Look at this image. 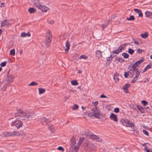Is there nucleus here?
I'll use <instances>...</instances> for the list:
<instances>
[{
  "label": "nucleus",
  "mask_w": 152,
  "mask_h": 152,
  "mask_svg": "<svg viewBox=\"0 0 152 152\" xmlns=\"http://www.w3.org/2000/svg\"><path fill=\"white\" fill-rule=\"evenodd\" d=\"M84 146L88 151H95L96 150V148L95 146L92 142L89 141L85 143Z\"/></svg>",
  "instance_id": "f257e3e1"
},
{
  "label": "nucleus",
  "mask_w": 152,
  "mask_h": 152,
  "mask_svg": "<svg viewBox=\"0 0 152 152\" xmlns=\"http://www.w3.org/2000/svg\"><path fill=\"white\" fill-rule=\"evenodd\" d=\"M120 122L123 124L124 126H126L132 128L134 126V125L133 123H132L129 121L127 120L121 119Z\"/></svg>",
  "instance_id": "f03ea898"
},
{
  "label": "nucleus",
  "mask_w": 152,
  "mask_h": 152,
  "mask_svg": "<svg viewBox=\"0 0 152 152\" xmlns=\"http://www.w3.org/2000/svg\"><path fill=\"white\" fill-rule=\"evenodd\" d=\"M11 125L12 126H15L18 129L22 126L23 124L20 121L16 119L12 123Z\"/></svg>",
  "instance_id": "7ed1b4c3"
},
{
  "label": "nucleus",
  "mask_w": 152,
  "mask_h": 152,
  "mask_svg": "<svg viewBox=\"0 0 152 152\" xmlns=\"http://www.w3.org/2000/svg\"><path fill=\"white\" fill-rule=\"evenodd\" d=\"M92 113L93 114V116L96 118H99L100 117V110L97 109V107H94L92 109Z\"/></svg>",
  "instance_id": "20e7f679"
},
{
  "label": "nucleus",
  "mask_w": 152,
  "mask_h": 152,
  "mask_svg": "<svg viewBox=\"0 0 152 152\" xmlns=\"http://www.w3.org/2000/svg\"><path fill=\"white\" fill-rule=\"evenodd\" d=\"M126 46V44H124L123 45H122L119 47L118 49L116 50H113L112 51V53L114 54H118L119 52H121L122 50L124 47Z\"/></svg>",
  "instance_id": "39448f33"
},
{
  "label": "nucleus",
  "mask_w": 152,
  "mask_h": 152,
  "mask_svg": "<svg viewBox=\"0 0 152 152\" xmlns=\"http://www.w3.org/2000/svg\"><path fill=\"white\" fill-rule=\"evenodd\" d=\"M24 114V117H23L22 118V119H31L32 118L33 116H34L35 115L34 113L32 114L29 113H25V114Z\"/></svg>",
  "instance_id": "423d86ee"
},
{
  "label": "nucleus",
  "mask_w": 152,
  "mask_h": 152,
  "mask_svg": "<svg viewBox=\"0 0 152 152\" xmlns=\"http://www.w3.org/2000/svg\"><path fill=\"white\" fill-rule=\"evenodd\" d=\"M14 79V77L12 75H10L7 77L6 80L7 81V83L8 84V85H10V83L13 82Z\"/></svg>",
  "instance_id": "0eeeda50"
},
{
  "label": "nucleus",
  "mask_w": 152,
  "mask_h": 152,
  "mask_svg": "<svg viewBox=\"0 0 152 152\" xmlns=\"http://www.w3.org/2000/svg\"><path fill=\"white\" fill-rule=\"evenodd\" d=\"M11 25L10 23V20L7 19H5L1 23V27H4L5 26H8Z\"/></svg>",
  "instance_id": "6e6552de"
},
{
  "label": "nucleus",
  "mask_w": 152,
  "mask_h": 152,
  "mask_svg": "<svg viewBox=\"0 0 152 152\" xmlns=\"http://www.w3.org/2000/svg\"><path fill=\"white\" fill-rule=\"evenodd\" d=\"M37 8L38 9L41 10L43 12H46L48 10V8L47 7L41 4L40 5H39Z\"/></svg>",
  "instance_id": "1a4fd4ad"
},
{
  "label": "nucleus",
  "mask_w": 152,
  "mask_h": 152,
  "mask_svg": "<svg viewBox=\"0 0 152 152\" xmlns=\"http://www.w3.org/2000/svg\"><path fill=\"white\" fill-rule=\"evenodd\" d=\"M110 118L112 121L115 122L118 121L117 116L113 113H111L110 116Z\"/></svg>",
  "instance_id": "9d476101"
},
{
  "label": "nucleus",
  "mask_w": 152,
  "mask_h": 152,
  "mask_svg": "<svg viewBox=\"0 0 152 152\" xmlns=\"http://www.w3.org/2000/svg\"><path fill=\"white\" fill-rule=\"evenodd\" d=\"M70 147L71 148H73L76 144V140L75 138L72 137L70 140Z\"/></svg>",
  "instance_id": "9b49d317"
},
{
  "label": "nucleus",
  "mask_w": 152,
  "mask_h": 152,
  "mask_svg": "<svg viewBox=\"0 0 152 152\" xmlns=\"http://www.w3.org/2000/svg\"><path fill=\"white\" fill-rule=\"evenodd\" d=\"M52 40V35L50 32L47 33L45 41L51 42Z\"/></svg>",
  "instance_id": "f8f14e48"
},
{
  "label": "nucleus",
  "mask_w": 152,
  "mask_h": 152,
  "mask_svg": "<svg viewBox=\"0 0 152 152\" xmlns=\"http://www.w3.org/2000/svg\"><path fill=\"white\" fill-rule=\"evenodd\" d=\"M70 45L68 41H66V48L65 49V53H67L68 52L70 48Z\"/></svg>",
  "instance_id": "ddd939ff"
},
{
  "label": "nucleus",
  "mask_w": 152,
  "mask_h": 152,
  "mask_svg": "<svg viewBox=\"0 0 152 152\" xmlns=\"http://www.w3.org/2000/svg\"><path fill=\"white\" fill-rule=\"evenodd\" d=\"M96 56L99 59L102 57V52L99 50H97L96 52Z\"/></svg>",
  "instance_id": "4468645a"
},
{
  "label": "nucleus",
  "mask_w": 152,
  "mask_h": 152,
  "mask_svg": "<svg viewBox=\"0 0 152 152\" xmlns=\"http://www.w3.org/2000/svg\"><path fill=\"white\" fill-rule=\"evenodd\" d=\"M129 71H135L137 70V69H136L134 66L133 64L130 65L128 67Z\"/></svg>",
  "instance_id": "2eb2a0df"
},
{
  "label": "nucleus",
  "mask_w": 152,
  "mask_h": 152,
  "mask_svg": "<svg viewBox=\"0 0 152 152\" xmlns=\"http://www.w3.org/2000/svg\"><path fill=\"white\" fill-rule=\"evenodd\" d=\"M134 11L139 14V16L140 17H142L143 16L142 13L141 12V11L140 10L137 9H134Z\"/></svg>",
  "instance_id": "dca6fc26"
},
{
  "label": "nucleus",
  "mask_w": 152,
  "mask_h": 152,
  "mask_svg": "<svg viewBox=\"0 0 152 152\" xmlns=\"http://www.w3.org/2000/svg\"><path fill=\"white\" fill-rule=\"evenodd\" d=\"M17 111L20 117H23V118L24 117V114H25V113L23 112V111L22 110L20 109H18Z\"/></svg>",
  "instance_id": "f3484780"
},
{
  "label": "nucleus",
  "mask_w": 152,
  "mask_h": 152,
  "mask_svg": "<svg viewBox=\"0 0 152 152\" xmlns=\"http://www.w3.org/2000/svg\"><path fill=\"white\" fill-rule=\"evenodd\" d=\"M12 136H19L22 134L19 131H13L12 132Z\"/></svg>",
  "instance_id": "a211bd4d"
},
{
  "label": "nucleus",
  "mask_w": 152,
  "mask_h": 152,
  "mask_svg": "<svg viewBox=\"0 0 152 152\" xmlns=\"http://www.w3.org/2000/svg\"><path fill=\"white\" fill-rule=\"evenodd\" d=\"M130 86V85L126 84H125V85L123 87V89L124 90V91L126 92V93H128V88Z\"/></svg>",
  "instance_id": "6ab92c4d"
},
{
  "label": "nucleus",
  "mask_w": 152,
  "mask_h": 152,
  "mask_svg": "<svg viewBox=\"0 0 152 152\" xmlns=\"http://www.w3.org/2000/svg\"><path fill=\"white\" fill-rule=\"evenodd\" d=\"M142 62V60H140L135 62L134 64H133V65L136 68V67H137Z\"/></svg>",
  "instance_id": "aec40b11"
},
{
  "label": "nucleus",
  "mask_w": 152,
  "mask_h": 152,
  "mask_svg": "<svg viewBox=\"0 0 152 152\" xmlns=\"http://www.w3.org/2000/svg\"><path fill=\"white\" fill-rule=\"evenodd\" d=\"M3 134L5 137L12 136V132H4Z\"/></svg>",
  "instance_id": "412c9836"
},
{
  "label": "nucleus",
  "mask_w": 152,
  "mask_h": 152,
  "mask_svg": "<svg viewBox=\"0 0 152 152\" xmlns=\"http://www.w3.org/2000/svg\"><path fill=\"white\" fill-rule=\"evenodd\" d=\"M21 36L22 37H25L27 36L30 37V34L29 32L27 33L23 32L21 34Z\"/></svg>",
  "instance_id": "4be33fe9"
},
{
  "label": "nucleus",
  "mask_w": 152,
  "mask_h": 152,
  "mask_svg": "<svg viewBox=\"0 0 152 152\" xmlns=\"http://www.w3.org/2000/svg\"><path fill=\"white\" fill-rule=\"evenodd\" d=\"M32 2L37 7H38V6L40 5L39 4V0H33Z\"/></svg>",
  "instance_id": "5701e85b"
},
{
  "label": "nucleus",
  "mask_w": 152,
  "mask_h": 152,
  "mask_svg": "<svg viewBox=\"0 0 152 152\" xmlns=\"http://www.w3.org/2000/svg\"><path fill=\"white\" fill-rule=\"evenodd\" d=\"M84 140V138L83 137H81L79 138V140L77 143V145L79 146H80V145Z\"/></svg>",
  "instance_id": "b1692460"
},
{
  "label": "nucleus",
  "mask_w": 152,
  "mask_h": 152,
  "mask_svg": "<svg viewBox=\"0 0 152 152\" xmlns=\"http://www.w3.org/2000/svg\"><path fill=\"white\" fill-rule=\"evenodd\" d=\"M38 90L39 91V94H41L44 93L45 92V88H38Z\"/></svg>",
  "instance_id": "393cba45"
},
{
  "label": "nucleus",
  "mask_w": 152,
  "mask_h": 152,
  "mask_svg": "<svg viewBox=\"0 0 152 152\" xmlns=\"http://www.w3.org/2000/svg\"><path fill=\"white\" fill-rule=\"evenodd\" d=\"M40 121L42 122H43V121L45 122L46 123H47L50 122V121L48 119L44 117L41 118L40 119Z\"/></svg>",
  "instance_id": "a878e982"
},
{
  "label": "nucleus",
  "mask_w": 152,
  "mask_h": 152,
  "mask_svg": "<svg viewBox=\"0 0 152 152\" xmlns=\"http://www.w3.org/2000/svg\"><path fill=\"white\" fill-rule=\"evenodd\" d=\"M134 106H135V107L137 106V107L142 113H144V112L143 111L144 109L142 107L139 106L137 105H135Z\"/></svg>",
  "instance_id": "bb28decb"
},
{
  "label": "nucleus",
  "mask_w": 152,
  "mask_h": 152,
  "mask_svg": "<svg viewBox=\"0 0 152 152\" xmlns=\"http://www.w3.org/2000/svg\"><path fill=\"white\" fill-rule=\"evenodd\" d=\"M36 10L33 8H30L28 10V11L30 13H32L35 12Z\"/></svg>",
  "instance_id": "cd10ccee"
},
{
  "label": "nucleus",
  "mask_w": 152,
  "mask_h": 152,
  "mask_svg": "<svg viewBox=\"0 0 152 152\" xmlns=\"http://www.w3.org/2000/svg\"><path fill=\"white\" fill-rule=\"evenodd\" d=\"M51 42L45 41V44L46 47L48 48H49Z\"/></svg>",
  "instance_id": "c85d7f7f"
},
{
  "label": "nucleus",
  "mask_w": 152,
  "mask_h": 152,
  "mask_svg": "<svg viewBox=\"0 0 152 152\" xmlns=\"http://www.w3.org/2000/svg\"><path fill=\"white\" fill-rule=\"evenodd\" d=\"M145 15L147 17H149L152 15V12L149 11H146L145 12Z\"/></svg>",
  "instance_id": "c756f323"
},
{
  "label": "nucleus",
  "mask_w": 152,
  "mask_h": 152,
  "mask_svg": "<svg viewBox=\"0 0 152 152\" xmlns=\"http://www.w3.org/2000/svg\"><path fill=\"white\" fill-rule=\"evenodd\" d=\"M135 19L133 15H131L130 16L129 18H127L126 20H134Z\"/></svg>",
  "instance_id": "7c9ffc66"
},
{
  "label": "nucleus",
  "mask_w": 152,
  "mask_h": 152,
  "mask_svg": "<svg viewBox=\"0 0 152 152\" xmlns=\"http://www.w3.org/2000/svg\"><path fill=\"white\" fill-rule=\"evenodd\" d=\"M141 37L143 38L146 39L148 37V34L147 33H145L141 34Z\"/></svg>",
  "instance_id": "2f4dec72"
},
{
  "label": "nucleus",
  "mask_w": 152,
  "mask_h": 152,
  "mask_svg": "<svg viewBox=\"0 0 152 152\" xmlns=\"http://www.w3.org/2000/svg\"><path fill=\"white\" fill-rule=\"evenodd\" d=\"M79 107V106L77 104H75L72 107V109L73 110H76Z\"/></svg>",
  "instance_id": "473e14b6"
},
{
  "label": "nucleus",
  "mask_w": 152,
  "mask_h": 152,
  "mask_svg": "<svg viewBox=\"0 0 152 152\" xmlns=\"http://www.w3.org/2000/svg\"><path fill=\"white\" fill-rule=\"evenodd\" d=\"M90 138L91 139L96 140V138L97 137V136L95 135H91L90 136Z\"/></svg>",
  "instance_id": "72a5a7b5"
},
{
  "label": "nucleus",
  "mask_w": 152,
  "mask_h": 152,
  "mask_svg": "<svg viewBox=\"0 0 152 152\" xmlns=\"http://www.w3.org/2000/svg\"><path fill=\"white\" fill-rule=\"evenodd\" d=\"M122 56L125 58H127L129 57V55L127 53H123L122 54Z\"/></svg>",
  "instance_id": "f704fd0d"
},
{
  "label": "nucleus",
  "mask_w": 152,
  "mask_h": 152,
  "mask_svg": "<svg viewBox=\"0 0 152 152\" xmlns=\"http://www.w3.org/2000/svg\"><path fill=\"white\" fill-rule=\"evenodd\" d=\"M7 86H9L8 84H7V83L3 87L1 88V89L3 91H5L6 90L7 88Z\"/></svg>",
  "instance_id": "c9c22d12"
},
{
  "label": "nucleus",
  "mask_w": 152,
  "mask_h": 152,
  "mask_svg": "<svg viewBox=\"0 0 152 152\" xmlns=\"http://www.w3.org/2000/svg\"><path fill=\"white\" fill-rule=\"evenodd\" d=\"M71 83L72 85L75 86L77 85L78 84L77 81L75 80L72 81Z\"/></svg>",
  "instance_id": "e433bc0d"
},
{
  "label": "nucleus",
  "mask_w": 152,
  "mask_h": 152,
  "mask_svg": "<svg viewBox=\"0 0 152 152\" xmlns=\"http://www.w3.org/2000/svg\"><path fill=\"white\" fill-rule=\"evenodd\" d=\"M38 85V83H37L33 81L32 82H31L30 84L28 85L29 86H36Z\"/></svg>",
  "instance_id": "4c0bfd02"
},
{
  "label": "nucleus",
  "mask_w": 152,
  "mask_h": 152,
  "mask_svg": "<svg viewBox=\"0 0 152 152\" xmlns=\"http://www.w3.org/2000/svg\"><path fill=\"white\" fill-rule=\"evenodd\" d=\"M10 54L11 55H13V56L15 55V50L14 49H12V50H11L10 51Z\"/></svg>",
  "instance_id": "58836bf2"
},
{
  "label": "nucleus",
  "mask_w": 152,
  "mask_h": 152,
  "mask_svg": "<svg viewBox=\"0 0 152 152\" xmlns=\"http://www.w3.org/2000/svg\"><path fill=\"white\" fill-rule=\"evenodd\" d=\"M128 52L130 54H132L134 53V51L132 49L129 48L128 49Z\"/></svg>",
  "instance_id": "ea45409f"
},
{
  "label": "nucleus",
  "mask_w": 152,
  "mask_h": 152,
  "mask_svg": "<svg viewBox=\"0 0 152 152\" xmlns=\"http://www.w3.org/2000/svg\"><path fill=\"white\" fill-rule=\"evenodd\" d=\"M116 76V74H115L113 77V79L116 81V82H117L119 80V79Z\"/></svg>",
  "instance_id": "a19ab883"
},
{
  "label": "nucleus",
  "mask_w": 152,
  "mask_h": 152,
  "mask_svg": "<svg viewBox=\"0 0 152 152\" xmlns=\"http://www.w3.org/2000/svg\"><path fill=\"white\" fill-rule=\"evenodd\" d=\"M7 61H5L4 62H2L0 64V66L1 67H4L6 66V64H7Z\"/></svg>",
  "instance_id": "79ce46f5"
},
{
  "label": "nucleus",
  "mask_w": 152,
  "mask_h": 152,
  "mask_svg": "<svg viewBox=\"0 0 152 152\" xmlns=\"http://www.w3.org/2000/svg\"><path fill=\"white\" fill-rule=\"evenodd\" d=\"M116 61L119 62H123L124 61V60L122 59L119 58H116Z\"/></svg>",
  "instance_id": "37998d69"
},
{
  "label": "nucleus",
  "mask_w": 152,
  "mask_h": 152,
  "mask_svg": "<svg viewBox=\"0 0 152 152\" xmlns=\"http://www.w3.org/2000/svg\"><path fill=\"white\" fill-rule=\"evenodd\" d=\"M80 146H79L78 145L77 146H75L74 147V150L76 152H77V151H78L79 148Z\"/></svg>",
  "instance_id": "c03bdc74"
},
{
  "label": "nucleus",
  "mask_w": 152,
  "mask_h": 152,
  "mask_svg": "<svg viewBox=\"0 0 152 152\" xmlns=\"http://www.w3.org/2000/svg\"><path fill=\"white\" fill-rule=\"evenodd\" d=\"M49 129L50 130L51 132H53L55 131V129L53 127H52V126H50L49 127Z\"/></svg>",
  "instance_id": "a18cd8bd"
},
{
  "label": "nucleus",
  "mask_w": 152,
  "mask_h": 152,
  "mask_svg": "<svg viewBox=\"0 0 152 152\" xmlns=\"http://www.w3.org/2000/svg\"><path fill=\"white\" fill-rule=\"evenodd\" d=\"M141 102L143 104V105L144 106H145L148 103L147 102L145 101H144V100H142L141 101Z\"/></svg>",
  "instance_id": "49530a36"
},
{
  "label": "nucleus",
  "mask_w": 152,
  "mask_h": 152,
  "mask_svg": "<svg viewBox=\"0 0 152 152\" xmlns=\"http://www.w3.org/2000/svg\"><path fill=\"white\" fill-rule=\"evenodd\" d=\"M145 150L147 152H152V150L148 149L147 147L144 148Z\"/></svg>",
  "instance_id": "de8ad7c7"
},
{
  "label": "nucleus",
  "mask_w": 152,
  "mask_h": 152,
  "mask_svg": "<svg viewBox=\"0 0 152 152\" xmlns=\"http://www.w3.org/2000/svg\"><path fill=\"white\" fill-rule=\"evenodd\" d=\"M114 112L118 113L119 112V109L118 108H115L114 109Z\"/></svg>",
  "instance_id": "09e8293b"
},
{
  "label": "nucleus",
  "mask_w": 152,
  "mask_h": 152,
  "mask_svg": "<svg viewBox=\"0 0 152 152\" xmlns=\"http://www.w3.org/2000/svg\"><path fill=\"white\" fill-rule=\"evenodd\" d=\"M87 58V57L86 56H85V55H81L80 57V59H86Z\"/></svg>",
  "instance_id": "8fccbe9b"
},
{
  "label": "nucleus",
  "mask_w": 152,
  "mask_h": 152,
  "mask_svg": "<svg viewBox=\"0 0 152 152\" xmlns=\"http://www.w3.org/2000/svg\"><path fill=\"white\" fill-rule=\"evenodd\" d=\"M97 141L99 142H101L102 141V139L99 138L98 137H97L96 138V140Z\"/></svg>",
  "instance_id": "3c124183"
},
{
  "label": "nucleus",
  "mask_w": 152,
  "mask_h": 152,
  "mask_svg": "<svg viewBox=\"0 0 152 152\" xmlns=\"http://www.w3.org/2000/svg\"><path fill=\"white\" fill-rule=\"evenodd\" d=\"M135 71H136V75L135 76H137V77H138L139 76L140 74V72L139 71H138L137 69V70Z\"/></svg>",
  "instance_id": "603ef678"
},
{
  "label": "nucleus",
  "mask_w": 152,
  "mask_h": 152,
  "mask_svg": "<svg viewBox=\"0 0 152 152\" xmlns=\"http://www.w3.org/2000/svg\"><path fill=\"white\" fill-rule=\"evenodd\" d=\"M58 149L59 150H61L62 151H64V149L61 146H60L58 148Z\"/></svg>",
  "instance_id": "864d4df0"
},
{
  "label": "nucleus",
  "mask_w": 152,
  "mask_h": 152,
  "mask_svg": "<svg viewBox=\"0 0 152 152\" xmlns=\"http://www.w3.org/2000/svg\"><path fill=\"white\" fill-rule=\"evenodd\" d=\"M129 74L128 72H125L124 74V76L126 78H127L128 77V75Z\"/></svg>",
  "instance_id": "5fc2aeb1"
},
{
  "label": "nucleus",
  "mask_w": 152,
  "mask_h": 152,
  "mask_svg": "<svg viewBox=\"0 0 152 152\" xmlns=\"http://www.w3.org/2000/svg\"><path fill=\"white\" fill-rule=\"evenodd\" d=\"M143 133L144 134H145V135H148V133L146 131V130H143Z\"/></svg>",
  "instance_id": "6e6d98bb"
},
{
  "label": "nucleus",
  "mask_w": 152,
  "mask_h": 152,
  "mask_svg": "<svg viewBox=\"0 0 152 152\" xmlns=\"http://www.w3.org/2000/svg\"><path fill=\"white\" fill-rule=\"evenodd\" d=\"M134 71H129L128 72L129 73V74H131V75H133V73H134Z\"/></svg>",
  "instance_id": "4d7b16f0"
},
{
  "label": "nucleus",
  "mask_w": 152,
  "mask_h": 152,
  "mask_svg": "<svg viewBox=\"0 0 152 152\" xmlns=\"http://www.w3.org/2000/svg\"><path fill=\"white\" fill-rule=\"evenodd\" d=\"M100 97L101 98H107V97L105 95H104L103 94H102L100 96Z\"/></svg>",
  "instance_id": "13d9d810"
},
{
  "label": "nucleus",
  "mask_w": 152,
  "mask_h": 152,
  "mask_svg": "<svg viewBox=\"0 0 152 152\" xmlns=\"http://www.w3.org/2000/svg\"><path fill=\"white\" fill-rule=\"evenodd\" d=\"M98 104V102L96 101L94 102V104L95 105V107H97V105Z\"/></svg>",
  "instance_id": "bf43d9fd"
},
{
  "label": "nucleus",
  "mask_w": 152,
  "mask_h": 152,
  "mask_svg": "<svg viewBox=\"0 0 152 152\" xmlns=\"http://www.w3.org/2000/svg\"><path fill=\"white\" fill-rule=\"evenodd\" d=\"M107 26V24H103L102 25V28L103 29L105 28Z\"/></svg>",
  "instance_id": "052dcab7"
},
{
  "label": "nucleus",
  "mask_w": 152,
  "mask_h": 152,
  "mask_svg": "<svg viewBox=\"0 0 152 152\" xmlns=\"http://www.w3.org/2000/svg\"><path fill=\"white\" fill-rule=\"evenodd\" d=\"M142 51V50L141 49H138L137 50V52L139 53H141Z\"/></svg>",
  "instance_id": "680f3d73"
},
{
  "label": "nucleus",
  "mask_w": 152,
  "mask_h": 152,
  "mask_svg": "<svg viewBox=\"0 0 152 152\" xmlns=\"http://www.w3.org/2000/svg\"><path fill=\"white\" fill-rule=\"evenodd\" d=\"M151 68V66H149V65H147L145 67V68L147 70V69H150Z\"/></svg>",
  "instance_id": "e2e57ef3"
},
{
  "label": "nucleus",
  "mask_w": 152,
  "mask_h": 152,
  "mask_svg": "<svg viewBox=\"0 0 152 152\" xmlns=\"http://www.w3.org/2000/svg\"><path fill=\"white\" fill-rule=\"evenodd\" d=\"M138 78L137 77L135 76L133 78V80L136 81L137 80Z\"/></svg>",
  "instance_id": "0e129e2a"
},
{
  "label": "nucleus",
  "mask_w": 152,
  "mask_h": 152,
  "mask_svg": "<svg viewBox=\"0 0 152 152\" xmlns=\"http://www.w3.org/2000/svg\"><path fill=\"white\" fill-rule=\"evenodd\" d=\"M54 21L53 20L49 22V23L50 24H53L54 23Z\"/></svg>",
  "instance_id": "69168bd1"
},
{
  "label": "nucleus",
  "mask_w": 152,
  "mask_h": 152,
  "mask_svg": "<svg viewBox=\"0 0 152 152\" xmlns=\"http://www.w3.org/2000/svg\"><path fill=\"white\" fill-rule=\"evenodd\" d=\"M135 105V104H134L133 105H132V109H135L136 107H137V106H136V107H135V106H134Z\"/></svg>",
  "instance_id": "338daca9"
},
{
  "label": "nucleus",
  "mask_w": 152,
  "mask_h": 152,
  "mask_svg": "<svg viewBox=\"0 0 152 152\" xmlns=\"http://www.w3.org/2000/svg\"><path fill=\"white\" fill-rule=\"evenodd\" d=\"M1 7H4V3H3L1 4Z\"/></svg>",
  "instance_id": "774afa93"
}]
</instances>
